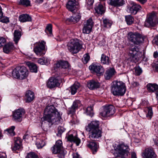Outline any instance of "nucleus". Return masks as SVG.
<instances>
[{
  "mask_svg": "<svg viewBox=\"0 0 158 158\" xmlns=\"http://www.w3.org/2000/svg\"><path fill=\"white\" fill-rule=\"evenodd\" d=\"M15 144L12 148L13 151L20 150L22 149V141L19 137L14 138Z\"/></svg>",
  "mask_w": 158,
  "mask_h": 158,
  "instance_id": "obj_22",
  "label": "nucleus"
},
{
  "mask_svg": "<svg viewBox=\"0 0 158 158\" xmlns=\"http://www.w3.org/2000/svg\"><path fill=\"white\" fill-rule=\"evenodd\" d=\"M129 53L130 55L129 59L131 61L135 63L139 61L142 55L139 48L135 46H132L130 48Z\"/></svg>",
  "mask_w": 158,
  "mask_h": 158,
  "instance_id": "obj_7",
  "label": "nucleus"
},
{
  "mask_svg": "<svg viewBox=\"0 0 158 158\" xmlns=\"http://www.w3.org/2000/svg\"><path fill=\"white\" fill-rule=\"evenodd\" d=\"M135 73L137 75H139L142 72L141 69L139 66L136 67L134 68Z\"/></svg>",
  "mask_w": 158,
  "mask_h": 158,
  "instance_id": "obj_50",
  "label": "nucleus"
},
{
  "mask_svg": "<svg viewBox=\"0 0 158 158\" xmlns=\"http://www.w3.org/2000/svg\"><path fill=\"white\" fill-rule=\"evenodd\" d=\"M148 112L147 114V117L151 118L152 115V108L151 107L148 108Z\"/></svg>",
  "mask_w": 158,
  "mask_h": 158,
  "instance_id": "obj_52",
  "label": "nucleus"
},
{
  "mask_svg": "<svg viewBox=\"0 0 158 158\" xmlns=\"http://www.w3.org/2000/svg\"><path fill=\"white\" fill-rule=\"evenodd\" d=\"M125 21L128 25H131L134 22V19L131 15L125 16Z\"/></svg>",
  "mask_w": 158,
  "mask_h": 158,
  "instance_id": "obj_37",
  "label": "nucleus"
},
{
  "mask_svg": "<svg viewBox=\"0 0 158 158\" xmlns=\"http://www.w3.org/2000/svg\"><path fill=\"white\" fill-rule=\"evenodd\" d=\"M3 16V13L2 11V9L1 6H0V19L2 18Z\"/></svg>",
  "mask_w": 158,
  "mask_h": 158,
  "instance_id": "obj_61",
  "label": "nucleus"
},
{
  "mask_svg": "<svg viewBox=\"0 0 158 158\" xmlns=\"http://www.w3.org/2000/svg\"><path fill=\"white\" fill-rule=\"evenodd\" d=\"M19 20L21 22H25L27 21H30L31 18L28 14H22L20 15L19 17Z\"/></svg>",
  "mask_w": 158,
  "mask_h": 158,
  "instance_id": "obj_33",
  "label": "nucleus"
},
{
  "mask_svg": "<svg viewBox=\"0 0 158 158\" xmlns=\"http://www.w3.org/2000/svg\"><path fill=\"white\" fill-rule=\"evenodd\" d=\"M52 153L58 154L57 156L59 158H64L65 155L67 153L65 150H61L55 145L52 148Z\"/></svg>",
  "mask_w": 158,
  "mask_h": 158,
  "instance_id": "obj_14",
  "label": "nucleus"
},
{
  "mask_svg": "<svg viewBox=\"0 0 158 158\" xmlns=\"http://www.w3.org/2000/svg\"><path fill=\"white\" fill-rule=\"evenodd\" d=\"M61 80H49L47 83V86L50 89L60 85Z\"/></svg>",
  "mask_w": 158,
  "mask_h": 158,
  "instance_id": "obj_20",
  "label": "nucleus"
},
{
  "mask_svg": "<svg viewBox=\"0 0 158 158\" xmlns=\"http://www.w3.org/2000/svg\"><path fill=\"white\" fill-rule=\"evenodd\" d=\"M112 22L110 20L105 19L103 20V25L104 27L110 28L112 24Z\"/></svg>",
  "mask_w": 158,
  "mask_h": 158,
  "instance_id": "obj_38",
  "label": "nucleus"
},
{
  "mask_svg": "<svg viewBox=\"0 0 158 158\" xmlns=\"http://www.w3.org/2000/svg\"><path fill=\"white\" fill-rule=\"evenodd\" d=\"M1 22L3 23H7L9 22V19L7 18H2V19L1 20Z\"/></svg>",
  "mask_w": 158,
  "mask_h": 158,
  "instance_id": "obj_56",
  "label": "nucleus"
},
{
  "mask_svg": "<svg viewBox=\"0 0 158 158\" xmlns=\"http://www.w3.org/2000/svg\"><path fill=\"white\" fill-rule=\"evenodd\" d=\"M131 84L134 87H136L139 85L138 83L136 81H134L133 82H132Z\"/></svg>",
  "mask_w": 158,
  "mask_h": 158,
  "instance_id": "obj_59",
  "label": "nucleus"
},
{
  "mask_svg": "<svg viewBox=\"0 0 158 158\" xmlns=\"http://www.w3.org/2000/svg\"><path fill=\"white\" fill-rule=\"evenodd\" d=\"M73 158H81V157L77 153H75L73 155Z\"/></svg>",
  "mask_w": 158,
  "mask_h": 158,
  "instance_id": "obj_58",
  "label": "nucleus"
},
{
  "mask_svg": "<svg viewBox=\"0 0 158 158\" xmlns=\"http://www.w3.org/2000/svg\"><path fill=\"white\" fill-rule=\"evenodd\" d=\"M101 61V63L104 64H109L110 62L109 57L104 54L102 55Z\"/></svg>",
  "mask_w": 158,
  "mask_h": 158,
  "instance_id": "obj_35",
  "label": "nucleus"
},
{
  "mask_svg": "<svg viewBox=\"0 0 158 158\" xmlns=\"http://www.w3.org/2000/svg\"><path fill=\"white\" fill-rule=\"evenodd\" d=\"M80 101L79 100H77L73 102L72 106L76 110L77 109L78 107L80 105Z\"/></svg>",
  "mask_w": 158,
  "mask_h": 158,
  "instance_id": "obj_51",
  "label": "nucleus"
},
{
  "mask_svg": "<svg viewBox=\"0 0 158 158\" xmlns=\"http://www.w3.org/2000/svg\"><path fill=\"white\" fill-rule=\"evenodd\" d=\"M19 3L26 6H30V1L29 0H20Z\"/></svg>",
  "mask_w": 158,
  "mask_h": 158,
  "instance_id": "obj_44",
  "label": "nucleus"
},
{
  "mask_svg": "<svg viewBox=\"0 0 158 158\" xmlns=\"http://www.w3.org/2000/svg\"><path fill=\"white\" fill-rule=\"evenodd\" d=\"M131 158H137L135 153L133 152L131 153Z\"/></svg>",
  "mask_w": 158,
  "mask_h": 158,
  "instance_id": "obj_60",
  "label": "nucleus"
},
{
  "mask_svg": "<svg viewBox=\"0 0 158 158\" xmlns=\"http://www.w3.org/2000/svg\"><path fill=\"white\" fill-rule=\"evenodd\" d=\"M137 0L142 4H143V3H145L147 1V0Z\"/></svg>",
  "mask_w": 158,
  "mask_h": 158,
  "instance_id": "obj_63",
  "label": "nucleus"
},
{
  "mask_svg": "<svg viewBox=\"0 0 158 158\" xmlns=\"http://www.w3.org/2000/svg\"><path fill=\"white\" fill-rule=\"evenodd\" d=\"M108 3L114 6H122L124 3L123 0H107Z\"/></svg>",
  "mask_w": 158,
  "mask_h": 158,
  "instance_id": "obj_24",
  "label": "nucleus"
},
{
  "mask_svg": "<svg viewBox=\"0 0 158 158\" xmlns=\"http://www.w3.org/2000/svg\"><path fill=\"white\" fill-rule=\"evenodd\" d=\"M81 17V15L79 11L74 14L70 17L67 18L66 21L67 23H75L78 22Z\"/></svg>",
  "mask_w": 158,
  "mask_h": 158,
  "instance_id": "obj_16",
  "label": "nucleus"
},
{
  "mask_svg": "<svg viewBox=\"0 0 158 158\" xmlns=\"http://www.w3.org/2000/svg\"><path fill=\"white\" fill-rule=\"evenodd\" d=\"M93 108L92 106H89L87 107L85 110V113L88 115L92 117L94 115L93 110Z\"/></svg>",
  "mask_w": 158,
  "mask_h": 158,
  "instance_id": "obj_39",
  "label": "nucleus"
},
{
  "mask_svg": "<svg viewBox=\"0 0 158 158\" xmlns=\"http://www.w3.org/2000/svg\"><path fill=\"white\" fill-rule=\"evenodd\" d=\"M26 64L29 67L31 72L36 73L37 72V67L36 65L33 63L30 62H27Z\"/></svg>",
  "mask_w": 158,
  "mask_h": 158,
  "instance_id": "obj_32",
  "label": "nucleus"
},
{
  "mask_svg": "<svg viewBox=\"0 0 158 158\" xmlns=\"http://www.w3.org/2000/svg\"><path fill=\"white\" fill-rule=\"evenodd\" d=\"M94 2V0H86V3L87 8L90 10L93 7V5Z\"/></svg>",
  "mask_w": 158,
  "mask_h": 158,
  "instance_id": "obj_43",
  "label": "nucleus"
},
{
  "mask_svg": "<svg viewBox=\"0 0 158 158\" xmlns=\"http://www.w3.org/2000/svg\"><path fill=\"white\" fill-rule=\"evenodd\" d=\"M15 48L13 44L12 43H9L4 45L3 49L4 53L8 54L12 52Z\"/></svg>",
  "mask_w": 158,
  "mask_h": 158,
  "instance_id": "obj_23",
  "label": "nucleus"
},
{
  "mask_svg": "<svg viewBox=\"0 0 158 158\" xmlns=\"http://www.w3.org/2000/svg\"><path fill=\"white\" fill-rule=\"evenodd\" d=\"M96 141H88L87 143V145L92 151L93 153L95 154L97 152L99 148V145Z\"/></svg>",
  "mask_w": 158,
  "mask_h": 158,
  "instance_id": "obj_15",
  "label": "nucleus"
},
{
  "mask_svg": "<svg viewBox=\"0 0 158 158\" xmlns=\"http://www.w3.org/2000/svg\"><path fill=\"white\" fill-rule=\"evenodd\" d=\"M38 62L41 64H47L48 63L49 60L47 58L44 57L40 58L38 60Z\"/></svg>",
  "mask_w": 158,
  "mask_h": 158,
  "instance_id": "obj_41",
  "label": "nucleus"
},
{
  "mask_svg": "<svg viewBox=\"0 0 158 158\" xmlns=\"http://www.w3.org/2000/svg\"><path fill=\"white\" fill-rule=\"evenodd\" d=\"M89 69L92 72L97 73L98 76L102 75L105 70L103 67L98 63H93L89 67Z\"/></svg>",
  "mask_w": 158,
  "mask_h": 158,
  "instance_id": "obj_10",
  "label": "nucleus"
},
{
  "mask_svg": "<svg viewBox=\"0 0 158 158\" xmlns=\"http://www.w3.org/2000/svg\"><path fill=\"white\" fill-rule=\"evenodd\" d=\"M134 10H135L133 8L132 5L129 6H127V12L132 14H133V12Z\"/></svg>",
  "mask_w": 158,
  "mask_h": 158,
  "instance_id": "obj_53",
  "label": "nucleus"
},
{
  "mask_svg": "<svg viewBox=\"0 0 158 158\" xmlns=\"http://www.w3.org/2000/svg\"><path fill=\"white\" fill-rule=\"evenodd\" d=\"M147 88L149 92H154L158 89V85L156 84L149 83L147 85Z\"/></svg>",
  "mask_w": 158,
  "mask_h": 158,
  "instance_id": "obj_34",
  "label": "nucleus"
},
{
  "mask_svg": "<svg viewBox=\"0 0 158 158\" xmlns=\"http://www.w3.org/2000/svg\"><path fill=\"white\" fill-rule=\"evenodd\" d=\"M24 113L23 109H19L13 112V118L16 122H21L22 120V116Z\"/></svg>",
  "mask_w": 158,
  "mask_h": 158,
  "instance_id": "obj_13",
  "label": "nucleus"
},
{
  "mask_svg": "<svg viewBox=\"0 0 158 158\" xmlns=\"http://www.w3.org/2000/svg\"><path fill=\"white\" fill-rule=\"evenodd\" d=\"M6 42V40L5 38L3 37H0V47L3 46Z\"/></svg>",
  "mask_w": 158,
  "mask_h": 158,
  "instance_id": "obj_54",
  "label": "nucleus"
},
{
  "mask_svg": "<svg viewBox=\"0 0 158 158\" xmlns=\"http://www.w3.org/2000/svg\"><path fill=\"white\" fill-rule=\"evenodd\" d=\"M76 110L71 106V107L69 109V114H73Z\"/></svg>",
  "mask_w": 158,
  "mask_h": 158,
  "instance_id": "obj_55",
  "label": "nucleus"
},
{
  "mask_svg": "<svg viewBox=\"0 0 158 158\" xmlns=\"http://www.w3.org/2000/svg\"><path fill=\"white\" fill-rule=\"evenodd\" d=\"M153 56L155 58H156L158 56V53L157 52H155L154 53Z\"/></svg>",
  "mask_w": 158,
  "mask_h": 158,
  "instance_id": "obj_62",
  "label": "nucleus"
},
{
  "mask_svg": "<svg viewBox=\"0 0 158 158\" xmlns=\"http://www.w3.org/2000/svg\"><path fill=\"white\" fill-rule=\"evenodd\" d=\"M99 122L98 121H93L85 127V130L89 131V138L91 141H96L102 136V131L99 129Z\"/></svg>",
  "mask_w": 158,
  "mask_h": 158,
  "instance_id": "obj_2",
  "label": "nucleus"
},
{
  "mask_svg": "<svg viewBox=\"0 0 158 158\" xmlns=\"http://www.w3.org/2000/svg\"><path fill=\"white\" fill-rule=\"evenodd\" d=\"M25 96L26 98V102H30L34 98V93L32 91L29 90L26 91Z\"/></svg>",
  "mask_w": 158,
  "mask_h": 158,
  "instance_id": "obj_28",
  "label": "nucleus"
},
{
  "mask_svg": "<svg viewBox=\"0 0 158 158\" xmlns=\"http://www.w3.org/2000/svg\"><path fill=\"white\" fill-rule=\"evenodd\" d=\"M15 128V127L12 126L10 128L7 129L6 131H7L8 133L11 135L14 136L15 134V133L14 131Z\"/></svg>",
  "mask_w": 158,
  "mask_h": 158,
  "instance_id": "obj_42",
  "label": "nucleus"
},
{
  "mask_svg": "<svg viewBox=\"0 0 158 158\" xmlns=\"http://www.w3.org/2000/svg\"><path fill=\"white\" fill-rule=\"evenodd\" d=\"M87 86L90 89L93 90L99 88L100 84L99 82L92 80L89 81L87 82Z\"/></svg>",
  "mask_w": 158,
  "mask_h": 158,
  "instance_id": "obj_25",
  "label": "nucleus"
},
{
  "mask_svg": "<svg viewBox=\"0 0 158 158\" xmlns=\"http://www.w3.org/2000/svg\"><path fill=\"white\" fill-rule=\"evenodd\" d=\"M153 42L158 46V36L155 37L153 40Z\"/></svg>",
  "mask_w": 158,
  "mask_h": 158,
  "instance_id": "obj_57",
  "label": "nucleus"
},
{
  "mask_svg": "<svg viewBox=\"0 0 158 158\" xmlns=\"http://www.w3.org/2000/svg\"><path fill=\"white\" fill-rule=\"evenodd\" d=\"M92 20L91 19H89L87 20L86 24H85L83 29V32L84 34H88L91 31L93 26Z\"/></svg>",
  "mask_w": 158,
  "mask_h": 158,
  "instance_id": "obj_19",
  "label": "nucleus"
},
{
  "mask_svg": "<svg viewBox=\"0 0 158 158\" xmlns=\"http://www.w3.org/2000/svg\"><path fill=\"white\" fill-rule=\"evenodd\" d=\"M43 121L41 123V127L44 131H47L49 127L48 123L45 122L53 124L60 123L61 117L59 112L53 106H47L44 110V116L43 117Z\"/></svg>",
  "mask_w": 158,
  "mask_h": 158,
  "instance_id": "obj_1",
  "label": "nucleus"
},
{
  "mask_svg": "<svg viewBox=\"0 0 158 158\" xmlns=\"http://www.w3.org/2000/svg\"><path fill=\"white\" fill-rule=\"evenodd\" d=\"M89 58L90 57L89 55L87 54L85 55L82 59L83 62L85 64L87 63L89 60Z\"/></svg>",
  "mask_w": 158,
  "mask_h": 158,
  "instance_id": "obj_48",
  "label": "nucleus"
},
{
  "mask_svg": "<svg viewBox=\"0 0 158 158\" xmlns=\"http://www.w3.org/2000/svg\"><path fill=\"white\" fill-rule=\"evenodd\" d=\"M142 156L143 158H156V156L152 148H148L145 149Z\"/></svg>",
  "mask_w": 158,
  "mask_h": 158,
  "instance_id": "obj_18",
  "label": "nucleus"
},
{
  "mask_svg": "<svg viewBox=\"0 0 158 158\" xmlns=\"http://www.w3.org/2000/svg\"><path fill=\"white\" fill-rule=\"evenodd\" d=\"M79 7L78 2L76 0H69L66 4V7L69 11L73 12Z\"/></svg>",
  "mask_w": 158,
  "mask_h": 158,
  "instance_id": "obj_17",
  "label": "nucleus"
},
{
  "mask_svg": "<svg viewBox=\"0 0 158 158\" xmlns=\"http://www.w3.org/2000/svg\"><path fill=\"white\" fill-rule=\"evenodd\" d=\"M56 66L57 67L65 69L68 72H69V65L67 61L63 60L59 61L56 63Z\"/></svg>",
  "mask_w": 158,
  "mask_h": 158,
  "instance_id": "obj_21",
  "label": "nucleus"
},
{
  "mask_svg": "<svg viewBox=\"0 0 158 158\" xmlns=\"http://www.w3.org/2000/svg\"><path fill=\"white\" fill-rule=\"evenodd\" d=\"M45 42L41 40L34 44L33 51L37 55L40 56L45 54Z\"/></svg>",
  "mask_w": 158,
  "mask_h": 158,
  "instance_id": "obj_9",
  "label": "nucleus"
},
{
  "mask_svg": "<svg viewBox=\"0 0 158 158\" xmlns=\"http://www.w3.org/2000/svg\"><path fill=\"white\" fill-rule=\"evenodd\" d=\"M67 46L68 50L73 54L78 53L82 47L79 40L77 39L71 40L68 43Z\"/></svg>",
  "mask_w": 158,
  "mask_h": 158,
  "instance_id": "obj_6",
  "label": "nucleus"
},
{
  "mask_svg": "<svg viewBox=\"0 0 158 158\" xmlns=\"http://www.w3.org/2000/svg\"><path fill=\"white\" fill-rule=\"evenodd\" d=\"M28 74L29 72L26 67L24 66H18L12 71V77L18 79L21 76L23 79L27 78Z\"/></svg>",
  "mask_w": 158,
  "mask_h": 158,
  "instance_id": "obj_5",
  "label": "nucleus"
},
{
  "mask_svg": "<svg viewBox=\"0 0 158 158\" xmlns=\"http://www.w3.org/2000/svg\"><path fill=\"white\" fill-rule=\"evenodd\" d=\"M115 152L114 155L116 157L125 158L129 154V149L127 144H120L114 147Z\"/></svg>",
  "mask_w": 158,
  "mask_h": 158,
  "instance_id": "obj_4",
  "label": "nucleus"
},
{
  "mask_svg": "<svg viewBox=\"0 0 158 158\" xmlns=\"http://www.w3.org/2000/svg\"><path fill=\"white\" fill-rule=\"evenodd\" d=\"M45 143L43 141L40 140V142H37L36 143L37 147L38 148H42L44 146Z\"/></svg>",
  "mask_w": 158,
  "mask_h": 158,
  "instance_id": "obj_46",
  "label": "nucleus"
},
{
  "mask_svg": "<svg viewBox=\"0 0 158 158\" xmlns=\"http://www.w3.org/2000/svg\"><path fill=\"white\" fill-rule=\"evenodd\" d=\"M115 108L112 105L105 106L103 111L100 114L103 117H109L113 115L115 113Z\"/></svg>",
  "mask_w": 158,
  "mask_h": 158,
  "instance_id": "obj_12",
  "label": "nucleus"
},
{
  "mask_svg": "<svg viewBox=\"0 0 158 158\" xmlns=\"http://www.w3.org/2000/svg\"><path fill=\"white\" fill-rule=\"evenodd\" d=\"M80 86V84L76 82L69 88V91L72 95L75 94Z\"/></svg>",
  "mask_w": 158,
  "mask_h": 158,
  "instance_id": "obj_30",
  "label": "nucleus"
},
{
  "mask_svg": "<svg viewBox=\"0 0 158 158\" xmlns=\"http://www.w3.org/2000/svg\"><path fill=\"white\" fill-rule=\"evenodd\" d=\"M94 9L96 13L102 15L104 13L105 11L104 7L99 2L98 3L96 4Z\"/></svg>",
  "mask_w": 158,
  "mask_h": 158,
  "instance_id": "obj_26",
  "label": "nucleus"
},
{
  "mask_svg": "<svg viewBox=\"0 0 158 158\" xmlns=\"http://www.w3.org/2000/svg\"><path fill=\"white\" fill-rule=\"evenodd\" d=\"M58 133L57 135L58 136L61 135L62 134L64 131L65 129L64 128L61 126H59L57 128Z\"/></svg>",
  "mask_w": 158,
  "mask_h": 158,
  "instance_id": "obj_45",
  "label": "nucleus"
},
{
  "mask_svg": "<svg viewBox=\"0 0 158 158\" xmlns=\"http://www.w3.org/2000/svg\"><path fill=\"white\" fill-rule=\"evenodd\" d=\"M52 26L51 24H48L45 30V32L47 34H49V35L51 36L52 35Z\"/></svg>",
  "mask_w": 158,
  "mask_h": 158,
  "instance_id": "obj_40",
  "label": "nucleus"
},
{
  "mask_svg": "<svg viewBox=\"0 0 158 158\" xmlns=\"http://www.w3.org/2000/svg\"><path fill=\"white\" fill-rule=\"evenodd\" d=\"M43 2V0H35V2L38 3H42Z\"/></svg>",
  "mask_w": 158,
  "mask_h": 158,
  "instance_id": "obj_64",
  "label": "nucleus"
},
{
  "mask_svg": "<svg viewBox=\"0 0 158 158\" xmlns=\"http://www.w3.org/2000/svg\"><path fill=\"white\" fill-rule=\"evenodd\" d=\"M26 158H38V157L34 152H31L28 154Z\"/></svg>",
  "mask_w": 158,
  "mask_h": 158,
  "instance_id": "obj_47",
  "label": "nucleus"
},
{
  "mask_svg": "<svg viewBox=\"0 0 158 158\" xmlns=\"http://www.w3.org/2000/svg\"><path fill=\"white\" fill-rule=\"evenodd\" d=\"M131 5H132L133 8L135 10L133 12V14H136L137 12L140 10L141 8V6L138 4H136L135 3L132 2L131 3Z\"/></svg>",
  "mask_w": 158,
  "mask_h": 158,
  "instance_id": "obj_36",
  "label": "nucleus"
},
{
  "mask_svg": "<svg viewBox=\"0 0 158 158\" xmlns=\"http://www.w3.org/2000/svg\"><path fill=\"white\" fill-rule=\"evenodd\" d=\"M115 73V71L114 69H108L106 71L104 75L106 79H110L114 75Z\"/></svg>",
  "mask_w": 158,
  "mask_h": 158,
  "instance_id": "obj_29",
  "label": "nucleus"
},
{
  "mask_svg": "<svg viewBox=\"0 0 158 158\" xmlns=\"http://www.w3.org/2000/svg\"><path fill=\"white\" fill-rule=\"evenodd\" d=\"M157 17L154 13L150 14L148 16L145 21L144 25L148 27L153 26L156 23Z\"/></svg>",
  "mask_w": 158,
  "mask_h": 158,
  "instance_id": "obj_11",
  "label": "nucleus"
},
{
  "mask_svg": "<svg viewBox=\"0 0 158 158\" xmlns=\"http://www.w3.org/2000/svg\"><path fill=\"white\" fill-rule=\"evenodd\" d=\"M13 35L14 40L15 43L17 44L18 43L22 35L21 31L19 30H16L15 31Z\"/></svg>",
  "mask_w": 158,
  "mask_h": 158,
  "instance_id": "obj_31",
  "label": "nucleus"
},
{
  "mask_svg": "<svg viewBox=\"0 0 158 158\" xmlns=\"http://www.w3.org/2000/svg\"><path fill=\"white\" fill-rule=\"evenodd\" d=\"M54 145L60 148V149L63 150V149L62 142L61 140H58Z\"/></svg>",
  "mask_w": 158,
  "mask_h": 158,
  "instance_id": "obj_49",
  "label": "nucleus"
},
{
  "mask_svg": "<svg viewBox=\"0 0 158 158\" xmlns=\"http://www.w3.org/2000/svg\"><path fill=\"white\" fill-rule=\"evenodd\" d=\"M111 92L115 96H123L126 93L127 89L125 84L117 80L112 82L111 86Z\"/></svg>",
  "mask_w": 158,
  "mask_h": 158,
  "instance_id": "obj_3",
  "label": "nucleus"
},
{
  "mask_svg": "<svg viewBox=\"0 0 158 158\" xmlns=\"http://www.w3.org/2000/svg\"><path fill=\"white\" fill-rule=\"evenodd\" d=\"M68 140L71 142L75 143L77 146H78L81 142L80 139L76 136H74L73 134L69 135L68 136Z\"/></svg>",
  "mask_w": 158,
  "mask_h": 158,
  "instance_id": "obj_27",
  "label": "nucleus"
},
{
  "mask_svg": "<svg viewBox=\"0 0 158 158\" xmlns=\"http://www.w3.org/2000/svg\"><path fill=\"white\" fill-rule=\"evenodd\" d=\"M128 38L130 41L136 45H139L144 40V37L138 32H129Z\"/></svg>",
  "mask_w": 158,
  "mask_h": 158,
  "instance_id": "obj_8",
  "label": "nucleus"
}]
</instances>
